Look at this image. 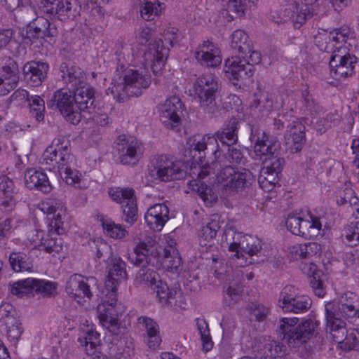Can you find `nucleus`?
I'll list each match as a JSON object with an SVG mask.
<instances>
[{
  "label": "nucleus",
  "instance_id": "nucleus-56",
  "mask_svg": "<svg viewBox=\"0 0 359 359\" xmlns=\"http://www.w3.org/2000/svg\"><path fill=\"white\" fill-rule=\"evenodd\" d=\"M15 316V309L11 304L4 302L0 305L1 326H8L10 323H16Z\"/></svg>",
  "mask_w": 359,
  "mask_h": 359
},
{
  "label": "nucleus",
  "instance_id": "nucleus-38",
  "mask_svg": "<svg viewBox=\"0 0 359 359\" xmlns=\"http://www.w3.org/2000/svg\"><path fill=\"white\" fill-rule=\"evenodd\" d=\"M188 184L194 191L198 193L205 203H212L216 201L217 196L212 192V189L201 182V180H191Z\"/></svg>",
  "mask_w": 359,
  "mask_h": 359
},
{
  "label": "nucleus",
  "instance_id": "nucleus-54",
  "mask_svg": "<svg viewBox=\"0 0 359 359\" xmlns=\"http://www.w3.org/2000/svg\"><path fill=\"white\" fill-rule=\"evenodd\" d=\"M220 228L219 219L217 215H214L207 224L202 227L200 236L205 241H212Z\"/></svg>",
  "mask_w": 359,
  "mask_h": 359
},
{
  "label": "nucleus",
  "instance_id": "nucleus-15",
  "mask_svg": "<svg viewBox=\"0 0 359 359\" xmlns=\"http://www.w3.org/2000/svg\"><path fill=\"white\" fill-rule=\"evenodd\" d=\"M70 144L63 138L54 140L43 154V161L46 165H57L59 170L73 162L74 156L71 154Z\"/></svg>",
  "mask_w": 359,
  "mask_h": 359
},
{
  "label": "nucleus",
  "instance_id": "nucleus-37",
  "mask_svg": "<svg viewBox=\"0 0 359 359\" xmlns=\"http://www.w3.org/2000/svg\"><path fill=\"white\" fill-rule=\"evenodd\" d=\"M100 222L104 232L111 238L122 239L128 236V231L121 224H116L111 219L100 216Z\"/></svg>",
  "mask_w": 359,
  "mask_h": 359
},
{
  "label": "nucleus",
  "instance_id": "nucleus-57",
  "mask_svg": "<svg viewBox=\"0 0 359 359\" xmlns=\"http://www.w3.org/2000/svg\"><path fill=\"white\" fill-rule=\"evenodd\" d=\"M243 291V287L236 283H231L224 290V301L229 304L231 305L236 303L241 297Z\"/></svg>",
  "mask_w": 359,
  "mask_h": 359
},
{
  "label": "nucleus",
  "instance_id": "nucleus-33",
  "mask_svg": "<svg viewBox=\"0 0 359 359\" xmlns=\"http://www.w3.org/2000/svg\"><path fill=\"white\" fill-rule=\"evenodd\" d=\"M137 323L146 331L147 336L144 341L150 348H156L161 342L159 326L156 321L147 316L138 318Z\"/></svg>",
  "mask_w": 359,
  "mask_h": 359
},
{
  "label": "nucleus",
  "instance_id": "nucleus-64",
  "mask_svg": "<svg viewBox=\"0 0 359 359\" xmlns=\"http://www.w3.org/2000/svg\"><path fill=\"white\" fill-rule=\"evenodd\" d=\"M359 345V330H353L347 332L341 348L345 351L354 349Z\"/></svg>",
  "mask_w": 359,
  "mask_h": 359
},
{
  "label": "nucleus",
  "instance_id": "nucleus-49",
  "mask_svg": "<svg viewBox=\"0 0 359 359\" xmlns=\"http://www.w3.org/2000/svg\"><path fill=\"white\" fill-rule=\"evenodd\" d=\"M163 264L170 269L177 271L181 266V257L176 248L170 245L163 250Z\"/></svg>",
  "mask_w": 359,
  "mask_h": 359
},
{
  "label": "nucleus",
  "instance_id": "nucleus-6",
  "mask_svg": "<svg viewBox=\"0 0 359 359\" xmlns=\"http://www.w3.org/2000/svg\"><path fill=\"white\" fill-rule=\"evenodd\" d=\"M261 60L260 53H251L248 57H232L225 60L223 70L229 80L245 83L254 74V66L259 64ZM233 84L236 85L235 82Z\"/></svg>",
  "mask_w": 359,
  "mask_h": 359
},
{
  "label": "nucleus",
  "instance_id": "nucleus-42",
  "mask_svg": "<svg viewBox=\"0 0 359 359\" xmlns=\"http://www.w3.org/2000/svg\"><path fill=\"white\" fill-rule=\"evenodd\" d=\"M29 114L38 122L44 120L45 102L39 95H31L28 100Z\"/></svg>",
  "mask_w": 359,
  "mask_h": 359
},
{
  "label": "nucleus",
  "instance_id": "nucleus-22",
  "mask_svg": "<svg viewBox=\"0 0 359 359\" xmlns=\"http://www.w3.org/2000/svg\"><path fill=\"white\" fill-rule=\"evenodd\" d=\"M79 114H91L96 109L95 90L87 83L72 90ZM82 116V115H81Z\"/></svg>",
  "mask_w": 359,
  "mask_h": 359
},
{
  "label": "nucleus",
  "instance_id": "nucleus-34",
  "mask_svg": "<svg viewBox=\"0 0 359 359\" xmlns=\"http://www.w3.org/2000/svg\"><path fill=\"white\" fill-rule=\"evenodd\" d=\"M328 318L327 315H325V320L327 323V327L329 330L330 334L333 341L337 343L341 346L346 335L348 332L345 325V322L341 318H337V317Z\"/></svg>",
  "mask_w": 359,
  "mask_h": 359
},
{
  "label": "nucleus",
  "instance_id": "nucleus-23",
  "mask_svg": "<svg viewBox=\"0 0 359 359\" xmlns=\"http://www.w3.org/2000/svg\"><path fill=\"white\" fill-rule=\"evenodd\" d=\"M115 144L114 148L118 152L120 162L123 165L133 163L138 147L137 140L134 137L121 135L117 137Z\"/></svg>",
  "mask_w": 359,
  "mask_h": 359
},
{
  "label": "nucleus",
  "instance_id": "nucleus-61",
  "mask_svg": "<svg viewBox=\"0 0 359 359\" xmlns=\"http://www.w3.org/2000/svg\"><path fill=\"white\" fill-rule=\"evenodd\" d=\"M226 147L227 151L225 153L224 156L229 163L238 165L245 164L247 158L244 156L241 149L231 146Z\"/></svg>",
  "mask_w": 359,
  "mask_h": 359
},
{
  "label": "nucleus",
  "instance_id": "nucleus-9",
  "mask_svg": "<svg viewBox=\"0 0 359 359\" xmlns=\"http://www.w3.org/2000/svg\"><path fill=\"white\" fill-rule=\"evenodd\" d=\"M47 106L53 111H57L72 124H77L81 121V116L77 111L75 104L73 91L67 89L57 90L48 102Z\"/></svg>",
  "mask_w": 359,
  "mask_h": 359
},
{
  "label": "nucleus",
  "instance_id": "nucleus-63",
  "mask_svg": "<svg viewBox=\"0 0 359 359\" xmlns=\"http://www.w3.org/2000/svg\"><path fill=\"white\" fill-rule=\"evenodd\" d=\"M224 6H226V11L233 17L242 15L245 13V4L243 0H224Z\"/></svg>",
  "mask_w": 359,
  "mask_h": 359
},
{
  "label": "nucleus",
  "instance_id": "nucleus-62",
  "mask_svg": "<svg viewBox=\"0 0 359 359\" xmlns=\"http://www.w3.org/2000/svg\"><path fill=\"white\" fill-rule=\"evenodd\" d=\"M32 22L35 24L36 27L43 30V33L45 36H47V37H55L58 34L56 26L44 18H37L34 19Z\"/></svg>",
  "mask_w": 359,
  "mask_h": 359
},
{
  "label": "nucleus",
  "instance_id": "nucleus-11",
  "mask_svg": "<svg viewBox=\"0 0 359 359\" xmlns=\"http://www.w3.org/2000/svg\"><path fill=\"white\" fill-rule=\"evenodd\" d=\"M325 315L328 318H344L347 320L359 318V301L355 294L346 292L336 302H329L325 305Z\"/></svg>",
  "mask_w": 359,
  "mask_h": 359
},
{
  "label": "nucleus",
  "instance_id": "nucleus-60",
  "mask_svg": "<svg viewBox=\"0 0 359 359\" xmlns=\"http://www.w3.org/2000/svg\"><path fill=\"white\" fill-rule=\"evenodd\" d=\"M356 57L351 55L349 53H345L341 55L338 53H334L330 60V67L347 66L354 67L353 64L356 62Z\"/></svg>",
  "mask_w": 359,
  "mask_h": 359
},
{
  "label": "nucleus",
  "instance_id": "nucleus-1",
  "mask_svg": "<svg viewBox=\"0 0 359 359\" xmlns=\"http://www.w3.org/2000/svg\"><path fill=\"white\" fill-rule=\"evenodd\" d=\"M214 175L218 183L226 182L223 191L227 196L234 195L238 191L250 187L255 177L252 172L246 168H235L232 165H222L219 161H212L211 164L203 167L198 175L201 179Z\"/></svg>",
  "mask_w": 359,
  "mask_h": 359
},
{
  "label": "nucleus",
  "instance_id": "nucleus-26",
  "mask_svg": "<svg viewBox=\"0 0 359 359\" xmlns=\"http://www.w3.org/2000/svg\"><path fill=\"white\" fill-rule=\"evenodd\" d=\"M60 74L67 90H74L86 83L84 72L71 63L62 62L60 66Z\"/></svg>",
  "mask_w": 359,
  "mask_h": 359
},
{
  "label": "nucleus",
  "instance_id": "nucleus-47",
  "mask_svg": "<svg viewBox=\"0 0 359 359\" xmlns=\"http://www.w3.org/2000/svg\"><path fill=\"white\" fill-rule=\"evenodd\" d=\"M35 278H27L20 280L13 283L11 292L19 297L34 296Z\"/></svg>",
  "mask_w": 359,
  "mask_h": 359
},
{
  "label": "nucleus",
  "instance_id": "nucleus-31",
  "mask_svg": "<svg viewBox=\"0 0 359 359\" xmlns=\"http://www.w3.org/2000/svg\"><path fill=\"white\" fill-rule=\"evenodd\" d=\"M25 183L28 189H35L43 193H49L52 189L46 173L42 170H27L25 173Z\"/></svg>",
  "mask_w": 359,
  "mask_h": 359
},
{
  "label": "nucleus",
  "instance_id": "nucleus-50",
  "mask_svg": "<svg viewBox=\"0 0 359 359\" xmlns=\"http://www.w3.org/2000/svg\"><path fill=\"white\" fill-rule=\"evenodd\" d=\"M160 278L159 274L154 270L147 268H140L136 273L135 281L140 285H144L151 288V285Z\"/></svg>",
  "mask_w": 359,
  "mask_h": 359
},
{
  "label": "nucleus",
  "instance_id": "nucleus-45",
  "mask_svg": "<svg viewBox=\"0 0 359 359\" xmlns=\"http://www.w3.org/2000/svg\"><path fill=\"white\" fill-rule=\"evenodd\" d=\"M161 11V4L158 0H144L141 9V17L147 21L154 20Z\"/></svg>",
  "mask_w": 359,
  "mask_h": 359
},
{
  "label": "nucleus",
  "instance_id": "nucleus-53",
  "mask_svg": "<svg viewBox=\"0 0 359 359\" xmlns=\"http://www.w3.org/2000/svg\"><path fill=\"white\" fill-rule=\"evenodd\" d=\"M53 233L48 232L45 237L41 236V244L39 245L41 250H43L47 253L58 252L62 250L60 239L57 237H53Z\"/></svg>",
  "mask_w": 359,
  "mask_h": 359
},
{
  "label": "nucleus",
  "instance_id": "nucleus-20",
  "mask_svg": "<svg viewBox=\"0 0 359 359\" xmlns=\"http://www.w3.org/2000/svg\"><path fill=\"white\" fill-rule=\"evenodd\" d=\"M251 348L255 356L259 359H277L285 353V346L270 337L260 335L254 338Z\"/></svg>",
  "mask_w": 359,
  "mask_h": 359
},
{
  "label": "nucleus",
  "instance_id": "nucleus-7",
  "mask_svg": "<svg viewBox=\"0 0 359 359\" xmlns=\"http://www.w3.org/2000/svg\"><path fill=\"white\" fill-rule=\"evenodd\" d=\"M189 149L190 155L192 157L194 163L198 164V168L194 167L193 174L198 177V172L201 171L203 167L211 163L205 162L207 154H212L215 156L214 161H219L222 151L221 150L218 143H216L215 137L210 134H206L201 137H194L189 141Z\"/></svg>",
  "mask_w": 359,
  "mask_h": 359
},
{
  "label": "nucleus",
  "instance_id": "nucleus-41",
  "mask_svg": "<svg viewBox=\"0 0 359 359\" xmlns=\"http://www.w3.org/2000/svg\"><path fill=\"white\" fill-rule=\"evenodd\" d=\"M88 245L91 249L93 252L95 253L96 257L98 259L103 258L111 259L112 255V250L111 246L103 239L96 238L90 240L88 242Z\"/></svg>",
  "mask_w": 359,
  "mask_h": 359
},
{
  "label": "nucleus",
  "instance_id": "nucleus-18",
  "mask_svg": "<svg viewBox=\"0 0 359 359\" xmlns=\"http://www.w3.org/2000/svg\"><path fill=\"white\" fill-rule=\"evenodd\" d=\"M40 8L60 21L74 20L79 13L76 0H41Z\"/></svg>",
  "mask_w": 359,
  "mask_h": 359
},
{
  "label": "nucleus",
  "instance_id": "nucleus-13",
  "mask_svg": "<svg viewBox=\"0 0 359 359\" xmlns=\"http://www.w3.org/2000/svg\"><path fill=\"white\" fill-rule=\"evenodd\" d=\"M66 292L78 303L84 297L90 299L94 294L99 295L98 280L95 277L84 278L80 275L71 276L65 287Z\"/></svg>",
  "mask_w": 359,
  "mask_h": 359
},
{
  "label": "nucleus",
  "instance_id": "nucleus-40",
  "mask_svg": "<svg viewBox=\"0 0 359 359\" xmlns=\"http://www.w3.org/2000/svg\"><path fill=\"white\" fill-rule=\"evenodd\" d=\"M322 224L320 219L315 216H310V219H302L300 230L302 236L306 238L318 235L321 230Z\"/></svg>",
  "mask_w": 359,
  "mask_h": 359
},
{
  "label": "nucleus",
  "instance_id": "nucleus-28",
  "mask_svg": "<svg viewBox=\"0 0 359 359\" xmlns=\"http://www.w3.org/2000/svg\"><path fill=\"white\" fill-rule=\"evenodd\" d=\"M239 121L232 117L224 122L222 127L216 131L212 135L216 140V143L219 142L224 146H232L238 142Z\"/></svg>",
  "mask_w": 359,
  "mask_h": 359
},
{
  "label": "nucleus",
  "instance_id": "nucleus-25",
  "mask_svg": "<svg viewBox=\"0 0 359 359\" xmlns=\"http://www.w3.org/2000/svg\"><path fill=\"white\" fill-rule=\"evenodd\" d=\"M126 264L120 257L110 259L107 266V279L105 282L106 290L117 291L119 283L127 278Z\"/></svg>",
  "mask_w": 359,
  "mask_h": 359
},
{
  "label": "nucleus",
  "instance_id": "nucleus-58",
  "mask_svg": "<svg viewBox=\"0 0 359 359\" xmlns=\"http://www.w3.org/2000/svg\"><path fill=\"white\" fill-rule=\"evenodd\" d=\"M280 176L261 169L258 182L260 187L264 191H271L275 184L278 183Z\"/></svg>",
  "mask_w": 359,
  "mask_h": 359
},
{
  "label": "nucleus",
  "instance_id": "nucleus-35",
  "mask_svg": "<svg viewBox=\"0 0 359 359\" xmlns=\"http://www.w3.org/2000/svg\"><path fill=\"white\" fill-rule=\"evenodd\" d=\"M2 65L0 78L18 84L20 77L17 62L11 57H5L2 58Z\"/></svg>",
  "mask_w": 359,
  "mask_h": 359
},
{
  "label": "nucleus",
  "instance_id": "nucleus-32",
  "mask_svg": "<svg viewBox=\"0 0 359 359\" xmlns=\"http://www.w3.org/2000/svg\"><path fill=\"white\" fill-rule=\"evenodd\" d=\"M231 48L241 57H248L251 53H259L253 50L252 41L248 34L241 29H237L231 36Z\"/></svg>",
  "mask_w": 359,
  "mask_h": 359
},
{
  "label": "nucleus",
  "instance_id": "nucleus-44",
  "mask_svg": "<svg viewBox=\"0 0 359 359\" xmlns=\"http://www.w3.org/2000/svg\"><path fill=\"white\" fill-rule=\"evenodd\" d=\"M22 0H6L8 8L14 12L15 16L25 18L29 20L34 17V9L29 4H20Z\"/></svg>",
  "mask_w": 359,
  "mask_h": 359
},
{
  "label": "nucleus",
  "instance_id": "nucleus-30",
  "mask_svg": "<svg viewBox=\"0 0 359 359\" xmlns=\"http://www.w3.org/2000/svg\"><path fill=\"white\" fill-rule=\"evenodd\" d=\"M87 356L84 359H108V358L97 351L101 344L100 334L94 330H88L83 337L78 339Z\"/></svg>",
  "mask_w": 359,
  "mask_h": 359
},
{
  "label": "nucleus",
  "instance_id": "nucleus-17",
  "mask_svg": "<svg viewBox=\"0 0 359 359\" xmlns=\"http://www.w3.org/2000/svg\"><path fill=\"white\" fill-rule=\"evenodd\" d=\"M109 195L117 203H123V220L130 226L137 220V208L134 190L130 188H111Z\"/></svg>",
  "mask_w": 359,
  "mask_h": 359
},
{
  "label": "nucleus",
  "instance_id": "nucleus-59",
  "mask_svg": "<svg viewBox=\"0 0 359 359\" xmlns=\"http://www.w3.org/2000/svg\"><path fill=\"white\" fill-rule=\"evenodd\" d=\"M343 241L349 246L359 244V221L346 228L342 234Z\"/></svg>",
  "mask_w": 359,
  "mask_h": 359
},
{
  "label": "nucleus",
  "instance_id": "nucleus-8",
  "mask_svg": "<svg viewBox=\"0 0 359 359\" xmlns=\"http://www.w3.org/2000/svg\"><path fill=\"white\" fill-rule=\"evenodd\" d=\"M107 291L106 299L97 308L98 317L102 325L111 334L118 337L123 334L126 328L119 320V314L116 308V292Z\"/></svg>",
  "mask_w": 359,
  "mask_h": 359
},
{
  "label": "nucleus",
  "instance_id": "nucleus-5",
  "mask_svg": "<svg viewBox=\"0 0 359 359\" xmlns=\"http://www.w3.org/2000/svg\"><path fill=\"white\" fill-rule=\"evenodd\" d=\"M225 240L229 245V250L235 252L233 256L245 259L244 263H240L241 266L252 264L255 262L252 257L258 256L262 249V242L259 239L232 229L226 231Z\"/></svg>",
  "mask_w": 359,
  "mask_h": 359
},
{
  "label": "nucleus",
  "instance_id": "nucleus-27",
  "mask_svg": "<svg viewBox=\"0 0 359 359\" xmlns=\"http://www.w3.org/2000/svg\"><path fill=\"white\" fill-rule=\"evenodd\" d=\"M144 219L151 229L160 231L169 219V209L163 203L155 204L147 210Z\"/></svg>",
  "mask_w": 359,
  "mask_h": 359
},
{
  "label": "nucleus",
  "instance_id": "nucleus-51",
  "mask_svg": "<svg viewBox=\"0 0 359 359\" xmlns=\"http://www.w3.org/2000/svg\"><path fill=\"white\" fill-rule=\"evenodd\" d=\"M56 289L57 283L55 282L35 278L34 294H40L43 297H50L56 293Z\"/></svg>",
  "mask_w": 359,
  "mask_h": 359
},
{
  "label": "nucleus",
  "instance_id": "nucleus-12",
  "mask_svg": "<svg viewBox=\"0 0 359 359\" xmlns=\"http://www.w3.org/2000/svg\"><path fill=\"white\" fill-rule=\"evenodd\" d=\"M250 140L253 144L257 159L275 155L280 150V142L276 137L269 136L264 130L256 126H250Z\"/></svg>",
  "mask_w": 359,
  "mask_h": 359
},
{
  "label": "nucleus",
  "instance_id": "nucleus-46",
  "mask_svg": "<svg viewBox=\"0 0 359 359\" xmlns=\"http://www.w3.org/2000/svg\"><path fill=\"white\" fill-rule=\"evenodd\" d=\"M48 213L53 214L52 217L48 218L50 220L48 224V231L49 233H55L57 235L63 234L65 232L64 227V222L62 218V214L58 212L56 214V209L53 205L48 207Z\"/></svg>",
  "mask_w": 359,
  "mask_h": 359
},
{
  "label": "nucleus",
  "instance_id": "nucleus-21",
  "mask_svg": "<svg viewBox=\"0 0 359 359\" xmlns=\"http://www.w3.org/2000/svg\"><path fill=\"white\" fill-rule=\"evenodd\" d=\"M49 65L41 60L27 62L22 67V74L25 81L33 86H41L47 79Z\"/></svg>",
  "mask_w": 359,
  "mask_h": 359
},
{
  "label": "nucleus",
  "instance_id": "nucleus-24",
  "mask_svg": "<svg viewBox=\"0 0 359 359\" xmlns=\"http://www.w3.org/2000/svg\"><path fill=\"white\" fill-rule=\"evenodd\" d=\"M285 137L286 146L291 153L301 151L306 142L304 125L299 121H292L287 126Z\"/></svg>",
  "mask_w": 359,
  "mask_h": 359
},
{
  "label": "nucleus",
  "instance_id": "nucleus-43",
  "mask_svg": "<svg viewBox=\"0 0 359 359\" xmlns=\"http://www.w3.org/2000/svg\"><path fill=\"white\" fill-rule=\"evenodd\" d=\"M150 289L156 294V297L159 299L161 302L172 304L171 299L177 294L175 290H170L168 285L160 278L151 285Z\"/></svg>",
  "mask_w": 359,
  "mask_h": 359
},
{
  "label": "nucleus",
  "instance_id": "nucleus-29",
  "mask_svg": "<svg viewBox=\"0 0 359 359\" xmlns=\"http://www.w3.org/2000/svg\"><path fill=\"white\" fill-rule=\"evenodd\" d=\"M16 188L13 180L6 175L0 176V208L10 212L16 205Z\"/></svg>",
  "mask_w": 359,
  "mask_h": 359
},
{
  "label": "nucleus",
  "instance_id": "nucleus-36",
  "mask_svg": "<svg viewBox=\"0 0 359 359\" xmlns=\"http://www.w3.org/2000/svg\"><path fill=\"white\" fill-rule=\"evenodd\" d=\"M150 248L144 242H140L134 248L133 255H130L129 259L134 265L144 268L147 266L150 262L149 256Z\"/></svg>",
  "mask_w": 359,
  "mask_h": 359
},
{
  "label": "nucleus",
  "instance_id": "nucleus-10",
  "mask_svg": "<svg viewBox=\"0 0 359 359\" xmlns=\"http://www.w3.org/2000/svg\"><path fill=\"white\" fill-rule=\"evenodd\" d=\"M163 38L164 41L158 39L149 43V50L154 57L151 69L155 75L161 72L169 54L170 48L165 44L173 46L174 43L178 39V29L175 27L165 29Z\"/></svg>",
  "mask_w": 359,
  "mask_h": 359
},
{
  "label": "nucleus",
  "instance_id": "nucleus-52",
  "mask_svg": "<svg viewBox=\"0 0 359 359\" xmlns=\"http://www.w3.org/2000/svg\"><path fill=\"white\" fill-rule=\"evenodd\" d=\"M263 164L264 165L262 169L266 170V172L277 174L278 176H280L285 165V160L283 158L271 155L263 159Z\"/></svg>",
  "mask_w": 359,
  "mask_h": 359
},
{
  "label": "nucleus",
  "instance_id": "nucleus-4",
  "mask_svg": "<svg viewBox=\"0 0 359 359\" xmlns=\"http://www.w3.org/2000/svg\"><path fill=\"white\" fill-rule=\"evenodd\" d=\"M119 81L114 80L111 86L107 90V94L111 95L118 102H124L128 97H138L142 93V89L147 88L151 84L150 77L142 75L137 70L129 69Z\"/></svg>",
  "mask_w": 359,
  "mask_h": 359
},
{
  "label": "nucleus",
  "instance_id": "nucleus-2",
  "mask_svg": "<svg viewBox=\"0 0 359 359\" xmlns=\"http://www.w3.org/2000/svg\"><path fill=\"white\" fill-rule=\"evenodd\" d=\"M194 92L199 105L209 118H216L224 109L218 98V79L212 74L199 76L193 85Z\"/></svg>",
  "mask_w": 359,
  "mask_h": 359
},
{
  "label": "nucleus",
  "instance_id": "nucleus-55",
  "mask_svg": "<svg viewBox=\"0 0 359 359\" xmlns=\"http://www.w3.org/2000/svg\"><path fill=\"white\" fill-rule=\"evenodd\" d=\"M196 59L201 62L202 65L215 67L222 62V58L219 55H215L210 50H199L195 53Z\"/></svg>",
  "mask_w": 359,
  "mask_h": 359
},
{
  "label": "nucleus",
  "instance_id": "nucleus-39",
  "mask_svg": "<svg viewBox=\"0 0 359 359\" xmlns=\"http://www.w3.org/2000/svg\"><path fill=\"white\" fill-rule=\"evenodd\" d=\"M9 262L13 270L16 272L31 271L33 266L27 255L23 252H11Z\"/></svg>",
  "mask_w": 359,
  "mask_h": 359
},
{
  "label": "nucleus",
  "instance_id": "nucleus-14",
  "mask_svg": "<svg viewBox=\"0 0 359 359\" xmlns=\"http://www.w3.org/2000/svg\"><path fill=\"white\" fill-rule=\"evenodd\" d=\"M187 165L181 161H172L166 155L155 158L154 169L157 179L162 182L180 180L187 176Z\"/></svg>",
  "mask_w": 359,
  "mask_h": 359
},
{
  "label": "nucleus",
  "instance_id": "nucleus-3",
  "mask_svg": "<svg viewBox=\"0 0 359 359\" xmlns=\"http://www.w3.org/2000/svg\"><path fill=\"white\" fill-rule=\"evenodd\" d=\"M297 318H283L277 330L282 342L290 348H297L311 339L318 326V323L311 318L298 323Z\"/></svg>",
  "mask_w": 359,
  "mask_h": 359
},
{
  "label": "nucleus",
  "instance_id": "nucleus-16",
  "mask_svg": "<svg viewBox=\"0 0 359 359\" xmlns=\"http://www.w3.org/2000/svg\"><path fill=\"white\" fill-rule=\"evenodd\" d=\"M311 299L306 295H299L297 290L292 285L283 288L278 304L285 312L300 313L306 311L311 306Z\"/></svg>",
  "mask_w": 359,
  "mask_h": 359
},
{
  "label": "nucleus",
  "instance_id": "nucleus-48",
  "mask_svg": "<svg viewBox=\"0 0 359 359\" xmlns=\"http://www.w3.org/2000/svg\"><path fill=\"white\" fill-rule=\"evenodd\" d=\"M302 108L304 113L311 116H316L323 111V107L315 101L309 91L305 90L302 93Z\"/></svg>",
  "mask_w": 359,
  "mask_h": 359
},
{
  "label": "nucleus",
  "instance_id": "nucleus-19",
  "mask_svg": "<svg viewBox=\"0 0 359 359\" xmlns=\"http://www.w3.org/2000/svg\"><path fill=\"white\" fill-rule=\"evenodd\" d=\"M158 111L160 121L164 126L175 129L181 123L183 104L179 97L172 96L159 107Z\"/></svg>",
  "mask_w": 359,
  "mask_h": 359
}]
</instances>
